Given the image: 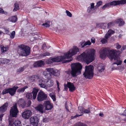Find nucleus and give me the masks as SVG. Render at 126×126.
<instances>
[{
  "label": "nucleus",
  "instance_id": "obj_14",
  "mask_svg": "<svg viewBox=\"0 0 126 126\" xmlns=\"http://www.w3.org/2000/svg\"><path fill=\"white\" fill-rule=\"evenodd\" d=\"M64 89L67 90L68 88L69 89V90L71 92H73L75 89V87L73 83L68 82L67 84H64Z\"/></svg>",
  "mask_w": 126,
  "mask_h": 126
},
{
  "label": "nucleus",
  "instance_id": "obj_24",
  "mask_svg": "<svg viewBox=\"0 0 126 126\" xmlns=\"http://www.w3.org/2000/svg\"><path fill=\"white\" fill-rule=\"evenodd\" d=\"M106 26V24L105 23H101L97 24L96 25L97 28L101 29H104Z\"/></svg>",
  "mask_w": 126,
  "mask_h": 126
},
{
  "label": "nucleus",
  "instance_id": "obj_38",
  "mask_svg": "<svg viewBox=\"0 0 126 126\" xmlns=\"http://www.w3.org/2000/svg\"><path fill=\"white\" fill-rule=\"evenodd\" d=\"M14 5L15 8L13 10V11L15 12L19 9V6L18 4L17 3H15Z\"/></svg>",
  "mask_w": 126,
  "mask_h": 126
},
{
  "label": "nucleus",
  "instance_id": "obj_56",
  "mask_svg": "<svg viewBox=\"0 0 126 126\" xmlns=\"http://www.w3.org/2000/svg\"><path fill=\"white\" fill-rule=\"evenodd\" d=\"M43 121L44 122H47L48 121V119L47 118H45L43 119Z\"/></svg>",
  "mask_w": 126,
  "mask_h": 126
},
{
  "label": "nucleus",
  "instance_id": "obj_11",
  "mask_svg": "<svg viewBox=\"0 0 126 126\" xmlns=\"http://www.w3.org/2000/svg\"><path fill=\"white\" fill-rule=\"evenodd\" d=\"M21 122L19 121L15 120L14 119H9V126H21Z\"/></svg>",
  "mask_w": 126,
  "mask_h": 126
},
{
  "label": "nucleus",
  "instance_id": "obj_57",
  "mask_svg": "<svg viewBox=\"0 0 126 126\" xmlns=\"http://www.w3.org/2000/svg\"><path fill=\"white\" fill-rule=\"evenodd\" d=\"M4 11L1 8H0V13L4 14Z\"/></svg>",
  "mask_w": 126,
  "mask_h": 126
},
{
  "label": "nucleus",
  "instance_id": "obj_31",
  "mask_svg": "<svg viewBox=\"0 0 126 126\" xmlns=\"http://www.w3.org/2000/svg\"><path fill=\"white\" fill-rule=\"evenodd\" d=\"M1 51L2 53H4L8 50V47L7 46H4L3 45L1 46Z\"/></svg>",
  "mask_w": 126,
  "mask_h": 126
},
{
  "label": "nucleus",
  "instance_id": "obj_8",
  "mask_svg": "<svg viewBox=\"0 0 126 126\" xmlns=\"http://www.w3.org/2000/svg\"><path fill=\"white\" fill-rule=\"evenodd\" d=\"M125 3H126V0L114 1L105 4L103 6L102 8L103 9H104L105 8H108L111 5H116L120 4H124Z\"/></svg>",
  "mask_w": 126,
  "mask_h": 126
},
{
  "label": "nucleus",
  "instance_id": "obj_47",
  "mask_svg": "<svg viewBox=\"0 0 126 126\" xmlns=\"http://www.w3.org/2000/svg\"><path fill=\"white\" fill-rule=\"evenodd\" d=\"M23 102V100L22 99H20L17 102V104L19 105H22Z\"/></svg>",
  "mask_w": 126,
  "mask_h": 126
},
{
  "label": "nucleus",
  "instance_id": "obj_59",
  "mask_svg": "<svg viewBox=\"0 0 126 126\" xmlns=\"http://www.w3.org/2000/svg\"><path fill=\"white\" fill-rule=\"evenodd\" d=\"M99 115L101 117H103L104 116V114L102 113H100L99 114Z\"/></svg>",
  "mask_w": 126,
  "mask_h": 126
},
{
  "label": "nucleus",
  "instance_id": "obj_3",
  "mask_svg": "<svg viewBox=\"0 0 126 126\" xmlns=\"http://www.w3.org/2000/svg\"><path fill=\"white\" fill-rule=\"evenodd\" d=\"M95 52V50L94 49H87L80 55L78 56V59L79 61L83 60L87 64H88L94 60Z\"/></svg>",
  "mask_w": 126,
  "mask_h": 126
},
{
  "label": "nucleus",
  "instance_id": "obj_27",
  "mask_svg": "<svg viewBox=\"0 0 126 126\" xmlns=\"http://www.w3.org/2000/svg\"><path fill=\"white\" fill-rule=\"evenodd\" d=\"M115 23H119V25L121 26L124 24L125 22L123 19H117L115 20Z\"/></svg>",
  "mask_w": 126,
  "mask_h": 126
},
{
  "label": "nucleus",
  "instance_id": "obj_53",
  "mask_svg": "<svg viewBox=\"0 0 126 126\" xmlns=\"http://www.w3.org/2000/svg\"><path fill=\"white\" fill-rule=\"evenodd\" d=\"M91 42L92 43H94L95 42V39L94 38H92L91 40Z\"/></svg>",
  "mask_w": 126,
  "mask_h": 126
},
{
  "label": "nucleus",
  "instance_id": "obj_62",
  "mask_svg": "<svg viewBox=\"0 0 126 126\" xmlns=\"http://www.w3.org/2000/svg\"><path fill=\"white\" fill-rule=\"evenodd\" d=\"M84 43H84V42H80V44L81 45V47H82H82H82V46H83V45H84Z\"/></svg>",
  "mask_w": 126,
  "mask_h": 126
},
{
  "label": "nucleus",
  "instance_id": "obj_21",
  "mask_svg": "<svg viewBox=\"0 0 126 126\" xmlns=\"http://www.w3.org/2000/svg\"><path fill=\"white\" fill-rule=\"evenodd\" d=\"M8 105V104L6 103L0 107V113H3L6 110Z\"/></svg>",
  "mask_w": 126,
  "mask_h": 126
},
{
  "label": "nucleus",
  "instance_id": "obj_22",
  "mask_svg": "<svg viewBox=\"0 0 126 126\" xmlns=\"http://www.w3.org/2000/svg\"><path fill=\"white\" fill-rule=\"evenodd\" d=\"M45 64L44 62L42 61L36 62L33 64V66L34 67H37L43 66Z\"/></svg>",
  "mask_w": 126,
  "mask_h": 126
},
{
  "label": "nucleus",
  "instance_id": "obj_6",
  "mask_svg": "<svg viewBox=\"0 0 126 126\" xmlns=\"http://www.w3.org/2000/svg\"><path fill=\"white\" fill-rule=\"evenodd\" d=\"M20 50H18V52L20 55L22 56H26L29 55L30 53V48L28 46L22 45L19 46Z\"/></svg>",
  "mask_w": 126,
  "mask_h": 126
},
{
  "label": "nucleus",
  "instance_id": "obj_36",
  "mask_svg": "<svg viewBox=\"0 0 126 126\" xmlns=\"http://www.w3.org/2000/svg\"><path fill=\"white\" fill-rule=\"evenodd\" d=\"M115 22H111L108 23L107 24V27L108 28H110L113 26L115 24Z\"/></svg>",
  "mask_w": 126,
  "mask_h": 126
},
{
  "label": "nucleus",
  "instance_id": "obj_13",
  "mask_svg": "<svg viewBox=\"0 0 126 126\" xmlns=\"http://www.w3.org/2000/svg\"><path fill=\"white\" fill-rule=\"evenodd\" d=\"M44 105L46 110H51L53 107V104L48 100L44 101Z\"/></svg>",
  "mask_w": 126,
  "mask_h": 126
},
{
  "label": "nucleus",
  "instance_id": "obj_2",
  "mask_svg": "<svg viewBox=\"0 0 126 126\" xmlns=\"http://www.w3.org/2000/svg\"><path fill=\"white\" fill-rule=\"evenodd\" d=\"M79 50L78 47L74 46L68 52L64 54V56H61L53 58V60H54V62H62L64 63L70 62L72 60V56L79 52Z\"/></svg>",
  "mask_w": 126,
  "mask_h": 126
},
{
  "label": "nucleus",
  "instance_id": "obj_26",
  "mask_svg": "<svg viewBox=\"0 0 126 126\" xmlns=\"http://www.w3.org/2000/svg\"><path fill=\"white\" fill-rule=\"evenodd\" d=\"M114 33V32L113 31L110 29L109 30L107 33L106 34V37L107 36L109 38Z\"/></svg>",
  "mask_w": 126,
  "mask_h": 126
},
{
  "label": "nucleus",
  "instance_id": "obj_48",
  "mask_svg": "<svg viewBox=\"0 0 126 126\" xmlns=\"http://www.w3.org/2000/svg\"><path fill=\"white\" fill-rule=\"evenodd\" d=\"M90 112V108H88L87 109H85L83 113H88Z\"/></svg>",
  "mask_w": 126,
  "mask_h": 126
},
{
  "label": "nucleus",
  "instance_id": "obj_40",
  "mask_svg": "<svg viewBox=\"0 0 126 126\" xmlns=\"http://www.w3.org/2000/svg\"><path fill=\"white\" fill-rule=\"evenodd\" d=\"M9 93V89H5L3 90V91L2 92V93L1 94H6L7 93Z\"/></svg>",
  "mask_w": 126,
  "mask_h": 126
},
{
  "label": "nucleus",
  "instance_id": "obj_17",
  "mask_svg": "<svg viewBox=\"0 0 126 126\" xmlns=\"http://www.w3.org/2000/svg\"><path fill=\"white\" fill-rule=\"evenodd\" d=\"M32 112L30 110L25 111L22 114V117L24 119H27L31 116Z\"/></svg>",
  "mask_w": 126,
  "mask_h": 126
},
{
  "label": "nucleus",
  "instance_id": "obj_1",
  "mask_svg": "<svg viewBox=\"0 0 126 126\" xmlns=\"http://www.w3.org/2000/svg\"><path fill=\"white\" fill-rule=\"evenodd\" d=\"M121 52L115 50H110L108 48H105L101 49L99 51L100 57L103 59H104L107 56L111 61L112 59L116 61V62L112 64V65L116 64L118 65L122 64V61L118 60L120 54Z\"/></svg>",
  "mask_w": 126,
  "mask_h": 126
},
{
  "label": "nucleus",
  "instance_id": "obj_51",
  "mask_svg": "<svg viewBox=\"0 0 126 126\" xmlns=\"http://www.w3.org/2000/svg\"><path fill=\"white\" fill-rule=\"evenodd\" d=\"M116 48L117 49H120L121 47V46L119 45L118 44H116Z\"/></svg>",
  "mask_w": 126,
  "mask_h": 126
},
{
  "label": "nucleus",
  "instance_id": "obj_61",
  "mask_svg": "<svg viewBox=\"0 0 126 126\" xmlns=\"http://www.w3.org/2000/svg\"><path fill=\"white\" fill-rule=\"evenodd\" d=\"M56 83L57 84V86H59L60 84H59V83L58 81L57 80H56Z\"/></svg>",
  "mask_w": 126,
  "mask_h": 126
},
{
  "label": "nucleus",
  "instance_id": "obj_44",
  "mask_svg": "<svg viewBox=\"0 0 126 126\" xmlns=\"http://www.w3.org/2000/svg\"><path fill=\"white\" fill-rule=\"evenodd\" d=\"M50 54L48 52H46L45 53L41 54V56L42 57H44L47 56H49Z\"/></svg>",
  "mask_w": 126,
  "mask_h": 126
},
{
  "label": "nucleus",
  "instance_id": "obj_9",
  "mask_svg": "<svg viewBox=\"0 0 126 126\" xmlns=\"http://www.w3.org/2000/svg\"><path fill=\"white\" fill-rule=\"evenodd\" d=\"M33 90L32 93H29L26 94V96L27 98L32 99L33 97V99H35L36 98L39 90L36 88H34Z\"/></svg>",
  "mask_w": 126,
  "mask_h": 126
},
{
  "label": "nucleus",
  "instance_id": "obj_64",
  "mask_svg": "<svg viewBox=\"0 0 126 126\" xmlns=\"http://www.w3.org/2000/svg\"><path fill=\"white\" fill-rule=\"evenodd\" d=\"M122 34H120L119 36V38H120L122 37Z\"/></svg>",
  "mask_w": 126,
  "mask_h": 126
},
{
  "label": "nucleus",
  "instance_id": "obj_33",
  "mask_svg": "<svg viewBox=\"0 0 126 126\" xmlns=\"http://www.w3.org/2000/svg\"><path fill=\"white\" fill-rule=\"evenodd\" d=\"M50 23L49 21H46L42 25L45 27H49L50 26Z\"/></svg>",
  "mask_w": 126,
  "mask_h": 126
},
{
  "label": "nucleus",
  "instance_id": "obj_52",
  "mask_svg": "<svg viewBox=\"0 0 126 126\" xmlns=\"http://www.w3.org/2000/svg\"><path fill=\"white\" fill-rule=\"evenodd\" d=\"M46 44L45 43H44L42 46V49H46Z\"/></svg>",
  "mask_w": 126,
  "mask_h": 126
},
{
  "label": "nucleus",
  "instance_id": "obj_18",
  "mask_svg": "<svg viewBox=\"0 0 126 126\" xmlns=\"http://www.w3.org/2000/svg\"><path fill=\"white\" fill-rule=\"evenodd\" d=\"M35 108L37 111L42 114L45 112V110L44 109V106L42 104H39Z\"/></svg>",
  "mask_w": 126,
  "mask_h": 126
},
{
  "label": "nucleus",
  "instance_id": "obj_35",
  "mask_svg": "<svg viewBox=\"0 0 126 126\" xmlns=\"http://www.w3.org/2000/svg\"><path fill=\"white\" fill-rule=\"evenodd\" d=\"M27 88V87L25 86L22 88H19L17 90V92L18 93H23L25 89Z\"/></svg>",
  "mask_w": 126,
  "mask_h": 126
},
{
  "label": "nucleus",
  "instance_id": "obj_58",
  "mask_svg": "<svg viewBox=\"0 0 126 126\" xmlns=\"http://www.w3.org/2000/svg\"><path fill=\"white\" fill-rule=\"evenodd\" d=\"M122 115L124 116H126V109L125 110Z\"/></svg>",
  "mask_w": 126,
  "mask_h": 126
},
{
  "label": "nucleus",
  "instance_id": "obj_54",
  "mask_svg": "<svg viewBox=\"0 0 126 126\" xmlns=\"http://www.w3.org/2000/svg\"><path fill=\"white\" fill-rule=\"evenodd\" d=\"M81 115H76L74 117L73 116H72L71 117V118L72 119L74 118H76L77 117L80 116H81Z\"/></svg>",
  "mask_w": 126,
  "mask_h": 126
},
{
  "label": "nucleus",
  "instance_id": "obj_5",
  "mask_svg": "<svg viewBox=\"0 0 126 126\" xmlns=\"http://www.w3.org/2000/svg\"><path fill=\"white\" fill-rule=\"evenodd\" d=\"M46 71L43 72V74L45 77L47 79H50L52 76H58L60 75V71L57 69L51 68H47Z\"/></svg>",
  "mask_w": 126,
  "mask_h": 126
},
{
  "label": "nucleus",
  "instance_id": "obj_43",
  "mask_svg": "<svg viewBox=\"0 0 126 126\" xmlns=\"http://www.w3.org/2000/svg\"><path fill=\"white\" fill-rule=\"evenodd\" d=\"M52 62H54V60H53V58L49 59L47 61V63L48 64H51Z\"/></svg>",
  "mask_w": 126,
  "mask_h": 126
},
{
  "label": "nucleus",
  "instance_id": "obj_34",
  "mask_svg": "<svg viewBox=\"0 0 126 126\" xmlns=\"http://www.w3.org/2000/svg\"><path fill=\"white\" fill-rule=\"evenodd\" d=\"M49 95L50 96L52 99L53 101H54L56 100V96L55 94L54 93H52L49 94Z\"/></svg>",
  "mask_w": 126,
  "mask_h": 126
},
{
  "label": "nucleus",
  "instance_id": "obj_15",
  "mask_svg": "<svg viewBox=\"0 0 126 126\" xmlns=\"http://www.w3.org/2000/svg\"><path fill=\"white\" fill-rule=\"evenodd\" d=\"M90 6L88 8L87 12L88 13L92 14L94 13V11L96 8L94 6V2L90 3Z\"/></svg>",
  "mask_w": 126,
  "mask_h": 126
},
{
  "label": "nucleus",
  "instance_id": "obj_45",
  "mask_svg": "<svg viewBox=\"0 0 126 126\" xmlns=\"http://www.w3.org/2000/svg\"><path fill=\"white\" fill-rule=\"evenodd\" d=\"M79 109L81 113H84L85 109L83 107L80 106L79 107Z\"/></svg>",
  "mask_w": 126,
  "mask_h": 126
},
{
  "label": "nucleus",
  "instance_id": "obj_23",
  "mask_svg": "<svg viewBox=\"0 0 126 126\" xmlns=\"http://www.w3.org/2000/svg\"><path fill=\"white\" fill-rule=\"evenodd\" d=\"M105 68V67L103 64H100L98 66L97 68L98 72L99 73H100L103 72Z\"/></svg>",
  "mask_w": 126,
  "mask_h": 126
},
{
  "label": "nucleus",
  "instance_id": "obj_4",
  "mask_svg": "<svg viewBox=\"0 0 126 126\" xmlns=\"http://www.w3.org/2000/svg\"><path fill=\"white\" fill-rule=\"evenodd\" d=\"M71 69H68L66 71V73L71 74L72 77H75L81 73L82 67L80 63H72L71 65Z\"/></svg>",
  "mask_w": 126,
  "mask_h": 126
},
{
  "label": "nucleus",
  "instance_id": "obj_46",
  "mask_svg": "<svg viewBox=\"0 0 126 126\" xmlns=\"http://www.w3.org/2000/svg\"><path fill=\"white\" fill-rule=\"evenodd\" d=\"M15 31H13L11 33V35L10 36L11 38L13 39L14 38L15 35Z\"/></svg>",
  "mask_w": 126,
  "mask_h": 126
},
{
  "label": "nucleus",
  "instance_id": "obj_55",
  "mask_svg": "<svg viewBox=\"0 0 126 126\" xmlns=\"http://www.w3.org/2000/svg\"><path fill=\"white\" fill-rule=\"evenodd\" d=\"M31 104V101L30 100H29L28 101V103H27V106L29 107L30 106Z\"/></svg>",
  "mask_w": 126,
  "mask_h": 126
},
{
  "label": "nucleus",
  "instance_id": "obj_29",
  "mask_svg": "<svg viewBox=\"0 0 126 126\" xmlns=\"http://www.w3.org/2000/svg\"><path fill=\"white\" fill-rule=\"evenodd\" d=\"M39 79V77L37 75L33 76L29 78V80L31 82L34 81L35 80Z\"/></svg>",
  "mask_w": 126,
  "mask_h": 126
},
{
  "label": "nucleus",
  "instance_id": "obj_50",
  "mask_svg": "<svg viewBox=\"0 0 126 126\" xmlns=\"http://www.w3.org/2000/svg\"><path fill=\"white\" fill-rule=\"evenodd\" d=\"M4 32L6 34H8L9 33V29L6 28H4Z\"/></svg>",
  "mask_w": 126,
  "mask_h": 126
},
{
  "label": "nucleus",
  "instance_id": "obj_60",
  "mask_svg": "<svg viewBox=\"0 0 126 126\" xmlns=\"http://www.w3.org/2000/svg\"><path fill=\"white\" fill-rule=\"evenodd\" d=\"M3 114H1L0 115V120H1L2 119V117H3Z\"/></svg>",
  "mask_w": 126,
  "mask_h": 126
},
{
  "label": "nucleus",
  "instance_id": "obj_42",
  "mask_svg": "<svg viewBox=\"0 0 126 126\" xmlns=\"http://www.w3.org/2000/svg\"><path fill=\"white\" fill-rule=\"evenodd\" d=\"M102 4V2L101 1H99L97 3L96 5L95 6V7L96 8H97L99 6L101 5Z\"/></svg>",
  "mask_w": 126,
  "mask_h": 126
},
{
  "label": "nucleus",
  "instance_id": "obj_63",
  "mask_svg": "<svg viewBox=\"0 0 126 126\" xmlns=\"http://www.w3.org/2000/svg\"><path fill=\"white\" fill-rule=\"evenodd\" d=\"M66 102L65 104V109H66V110H67L69 111V110H68V109L67 107L66 106Z\"/></svg>",
  "mask_w": 126,
  "mask_h": 126
},
{
  "label": "nucleus",
  "instance_id": "obj_7",
  "mask_svg": "<svg viewBox=\"0 0 126 126\" xmlns=\"http://www.w3.org/2000/svg\"><path fill=\"white\" fill-rule=\"evenodd\" d=\"M94 68L93 65L86 66L85 72L83 75L86 78L91 79L93 76V70Z\"/></svg>",
  "mask_w": 126,
  "mask_h": 126
},
{
  "label": "nucleus",
  "instance_id": "obj_16",
  "mask_svg": "<svg viewBox=\"0 0 126 126\" xmlns=\"http://www.w3.org/2000/svg\"><path fill=\"white\" fill-rule=\"evenodd\" d=\"M46 79L43 78L39 79L38 80V85L41 88L45 89L47 87L45 86Z\"/></svg>",
  "mask_w": 126,
  "mask_h": 126
},
{
  "label": "nucleus",
  "instance_id": "obj_25",
  "mask_svg": "<svg viewBox=\"0 0 126 126\" xmlns=\"http://www.w3.org/2000/svg\"><path fill=\"white\" fill-rule=\"evenodd\" d=\"M54 30L57 33H60L61 32V31L63 30V29L60 26L58 25L57 27H56L54 28Z\"/></svg>",
  "mask_w": 126,
  "mask_h": 126
},
{
  "label": "nucleus",
  "instance_id": "obj_49",
  "mask_svg": "<svg viewBox=\"0 0 126 126\" xmlns=\"http://www.w3.org/2000/svg\"><path fill=\"white\" fill-rule=\"evenodd\" d=\"M66 13L67 15L69 17H71L72 16V14L69 11L67 10H66Z\"/></svg>",
  "mask_w": 126,
  "mask_h": 126
},
{
  "label": "nucleus",
  "instance_id": "obj_12",
  "mask_svg": "<svg viewBox=\"0 0 126 126\" xmlns=\"http://www.w3.org/2000/svg\"><path fill=\"white\" fill-rule=\"evenodd\" d=\"M47 97V94L43 92L40 91L38 94L37 99L38 101H40L45 100Z\"/></svg>",
  "mask_w": 126,
  "mask_h": 126
},
{
  "label": "nucleus",
  "instance_id": "obj_37",
  "mask_svg": "<svg viewBox=\"0 0 126 126\" xmlns=\"http://www.w3.org/2000/svg\"><path fill=\"white\" fill-rule=\"evenodd\" d=\"M32 35L33 36H35L34 37V38L35 39H40V36H38V33H34L32 34Z\"/></svg>",
  "mask_w": 126,
  "mask_h": 126
},
{
  "label": "nucleus",
  "instance_id": "obj_39",
  "mask_svg": "<svg viewBox=\"0 0 126 126\" xmlns=\"http://www.w3.org/2000/svg\"><path fill=\"white\" fill-rule=\"evenodd\" d=\"M25 68V66L21 67L17 70V72L18 73L21 72L24 70Z\"/></svg>",
  "mask_w": 126,
  "mask_h": 126
},
{
  "label": "nucleus",
  "instance_id": "obj_28",
  "mask_svg": "<svg viewBox=\"0 0 126 126\" xmlns=\"http://www.w3.org/2000/svg\"><path fill=\"white\" fill-rule=\"evenodd\" d=\"M9 62V60L6 59L0 58V64L1 63L7 64Z\"/></svg>",
  "mask_w": 126,
  "mask_h": 126
},
{
  "label": "nucleus",
  "instance_id": "obj_19",
  "mask_svg": "<svg viewBox=\"0 0 126 126\" xmlns=\"http://www.w3.org/2000/svg\"><path fill=\"white\" fill-rule=\"evenodd\" d=\"M54 84V81L51 79L47 80L46 81L45 86L47 87L45 89H47L48 88L52 87Z\"/></svg>",
  "mask_w": 126,
  "mask_h": 126
},
{
  "label": "nucleus",
  "instance_id": "obj_20",
  "mask_svg": "<svg viewBox=\"0 0 126 126\" xmlns=\"http://www.w3.org/2000/svg\"><path fill=\"white\" fill-rule=\"evenodd\" d=\"M18 88L17 86H14L12 88H9V93L11 95H13L15 94L16 90Z\"/></svg>",
  "mask_w": 126,
  "mask_h": 126
},
{
  "label": "nucleus",
  "instance_id": "obj_41",
  "mask_svg": "<svg viewBox=\"0 0 126 126\" xmlns=\"http://www.w3.org/2000/svg\"><path fill=\"white\" fill-rule=\"evenodd\" d=\"M91 44V42H90V41L88 40L84 44V45L82 46V47H84L85 46L87 45H90Z\"/></svg>",
  "mask_w": 126,
  "mask_h": 126
},
{
  "label": "nucleus",
  "instance_id": "obj_10",
  "mask_svg": "<svg viewBox=\"0 0 126 126\" xmlns=\"http://www.w3.org/2000/svg\"><path fill=\"white\" fill-rule=\"evenodd\" d=\"M16 106L17 103H15L14 106L11 108L10 110V115L13 117H16L18 112Z\"/></svg>",
  "mask_w": 126,
  "mask_h": 126
},
{
  "label": "nucleus",
  "instance_id": "obj_30",
  "mask_svg": "<svg viewBox=\"0 0 126 126\" xmlns=\"http://www.w3.org/2000/svg\"><path fill=\"white\" fill-rule=\"evenodd\" d=\"M17 20V17L16 16H12L9 17L8 20L13 22H15Z\"/></svg>",
  "mask_w": 126,
  "mask_h": 126
},
{
  "label": "nucleus",
  "instance_id": "obj_32",
  "mask_svg": "<svg viewBox=\"0 0 126 126\" xmlns=\"http://www.w3.org/2000/svg\"><path fill=\"white\" fill-rule=\"evenodd\" d=\"M109 38L108 37H106V35L105 36L104 38H103L101 40L100 42H101L102 44H105L107 43L108 41V40Z\"/></svg>",
  "mask_w": 126,
  "mask_h": 126
}]
</instances>
